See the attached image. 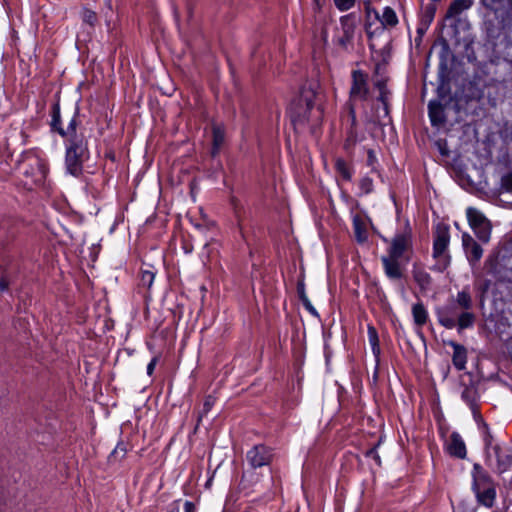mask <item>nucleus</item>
<instances>
[{
  "mask_svg": "<svg viewBox=\"0 0 512 512\" xmlns=\"http://www.w3.org/2000/svg\"><path fill=\"white\" fill-rule=\"evenodd\" d=\"M318 88L317 81H307L301 87L299 95L292 101L289 108L290 118L294 125H302L309 121L315 106Z\"/></svg>",
  "mask_w": 512,
  "mask_h": 512,
  "instance_id": "f257e3e1",
  "label": "nucleus"
},
{
  "mask_svg": "<svg viewBox=\"0 0 512 512\" xmlns=\"http://www.w3.org/2000/svg\"><path fill=\"white\" fill-rule=\"evenodd\" d=\"M459 307L453 302L438 308L436 311L438 322L446 329L457 327L458 331L470 328L474 325L476 316L471 311L459 312Z\"/></svg>",
  "mask_w": 512,
  "mask_h": 512,
  "instance_id": "f03ea898",
  "label": "nucleus"
},
{
  "mask_svg": "<svg viewBox=\"0 0 512 512\" xmlns=\"http://www.w3.org/2000/svg\"><path fill=\"white\" fill-rule=\"evenodd\" d=\"M89 158L86 138H75L66 145L65 165L67 172L79 176L83 170V163Z\"/></svg>",
  "mask_w": 512,
  "mask_h": 512,
  "instance_id": "7ed1b4c3",
  "label": "nucleus"
},
{
  "mask_svg": "<svg viewBox=\"0 0 512 512\" xmlns=\"http://www.w3.org/2000/svg\"><path fill=\"white\" fill-rule=\"evenodd\" d=\"M450 243L449 228L446 226L438 227L434 233L432 256L436 260L432 267L434 271L443 272L451 263V256L448 252Z\"/></svg>",
  "mask_w": 512,
  "mask_h": 512,
  "instance_id": "20e7f679",
  "label": "nucleus"
},
{
  "mask_svg": "<svg viewBox=\"0 0 512 512\" xmlns=\"http://www.w3.org/2000/svg\"><path fill=\"white\" fill-rule=\"evenodd\" d=\"M487 462L491 463L493 457L496 462V472L503 474L512 469V445L495 444L492 445L491 437L485 439Z\"/></svg>",
  "mask_w": 512,
  "mask_h": 512,
  "instance_id": "39448f33",
  "label": "nucleus"
},
{
  "mask_svg": "<svg viewBox=\"0 0 512 512\" xmlns=\"http://www.w3.org/2000/svg\"><path fill=\"white\" fill-rule=\"evenodd\" d=\"M466 215L469 225L478 239L487 243L491 236V224L489 220L478 209L473 207L467 208Z\"/></svg>",
  "mask_w": 512,
  "mask_h": 512,
  "instance_id": "423d86ee",
  "label": "nucleus"
},
{
  "mask_svg": "<svg viewBox=\"0 0 512 512\" xmlns=\"http://www.w3.org/2000/svg\"><path fill=\"white\" fill-rule=\"evenodd\" d=\"M412 246V231L409 225L405 227L403 232L395 234L390 241L387 256L402 259L404 253Z\"/></svg>",
  "mask_w": 512,
  "mask_h": 512,
  "instance_id": "0eeeda50",
  "label": "nucleus"
},
{
  "mask_svg": "<svg viewBox=\"0 0 512 512\" xmlns=\"http://www.w3.org/2000/svg\"><path fill=\"white\" fill-rule=\"evenodd\" d=\"M246 460L252 469L268 466L273 460L272 449L258 444L247 451Z\"/></svg>",
  "mask_w": 512,
  "mask_h": 512,
  "instance_id": "6e6552de",
  "label": "nucleus"
},
{
  "mask_svg": "<svg viewBox=\"0 0 512 512\" xmlns=\"http://www.w3.org/2000/svg\"><path fill=\"white\" fill-rule=\"evenodd\" d=\"M365 11L368 17L371 16V14L374 15L375 21L380 23L382 32L385 29H392L396 27L399 23V19L395 10L389 6L385 7L382 14L380 15L379 12L375 8L371 7L370 3L368 2L366 4Z\"/></svg>",
  "mask_w": 512,
  "mask_h": 512,
  "instance_id": "1a4fd4ad",
  "label": "nucleus"
},
{
  "mask_svg": "<svg viewBox=\"0 0 512 512\" xmlns=\"http://www.w3.org/2000/svg\"><path fill=\"white\" fill-rule=\"evenodd\" d=\"M471 475V489L473 492H478L479 490L485 489L487 487L492 488L496 486V483L491 475L478 463L473 465Z\"/></svg>",
  "mask_w": 512,
  "mask_h": 512,
  "instance_id": "9d476101",
  "label": "nucleus"
},
{
  "mask_svg": "<svg viewBox=\"0 0 512 512\" xmlns=\"http://www.w3.org/2000/svg\"><path fill=\"white\" fill-rule=\"evenodd\" d=\"M487 9L499 14L506 25L512 26V0H480Z\"/></svg>",
  "mask_w": 512,
  "mask_h": 512,
  "instance_id": "9b49d317",
  "label": "nucleus"
},
{
  "mask_svg": "<svg viewBox=\"0 0 512 512\" xmlns=\"http://www.w3.org/2000/svg\"><path fill=\"white\" fill-rule=\"evenodd\" d=\"M385 275L393 281L404 277L405 263L400 258H394L387 255L381 257Z\"/></svg>",
  "mask_w": 512,
  "mask_h": 512,
  "instance_id": "f8f14e48",
  "label": "nucleus"
},
{
  "mask_svg": "<svg viewBox=\"0 0 512 512\" xmlns=\"http://www.w3.org/2000/svg\"><path fill=\"white\" fill-rule=\"evenodd\" d=\"M367 75L360 70L352 72L350 98L364 100L368 95Z\"/></svg>",
  "mask_w": 512,
  "mask_h": 512,
  "instance_id": "ddd939ff",
  "label": "nucleus"
},
{
  "mask_svg": "<svg viewBox=\"0 0 512 512\" xmlns=\"http://www.w3.org/2000/svg\"><path fill=\"white\" fill-rule=\"evenodd\" d=\"M340 25L342 35L339 37L338 42L341 46L345 47L348 43L352 41L354 37V32L356 28L355 15L350 13L342 16L340 18Z\"/></svg>",
  "mask_w": 512,
  "mask_h": 512,
  "instance_id": "4468645a",
  "label": "nucleus"
},
{
  "mask_svg": "<svg viewBox=\"0 0 512 512\" xmlns=\"http://www.w3.org/2000/svg\"><path fill=\"white\" fill-rule=\"evenodd\" d=\"M462 245L470 263L475 264L481 259L483 249L468 233L462 234Z\"/></svg>",
  "mask_w": 512,
  "mask_h": 512,
  "instance_id": "2eb2a0df",
  "label": "nucleus"
},
{
  "mask_svg": "<svg viewBox=\"0 0 512 512\" xmlns=\"http://www.w3.org/2000/svg\"><path fill=\"white\" fill-rule=\"evenodd\" d=\"M428 115L432 126L441 127L446 123L444 106L438 100H431L428 103Z\"/></svg>",
  "mask_w": 512,
  "mask_h": 512,
  "instance_id": "dca6fc26",
  "label": "nucleus"
},
{
  "mask_svg": "<svg viewBox=\"0 0 512 512\" xmlns=\"http://www.w3.org/2000/svg\"><path fill=\"white\" fill-rule=\"evenodd\" d=\"M447 449L449 454L453 457L459 459H464L466 457V445L462 437L457 432H453L451 434Z\"/></svg>",
  "mask_w": 512,
  "mask_h": 512,
  "instance_id": "f3484780",
  "label": "nucleus"
},
{
  "mask_svg": "<svg viewBox=\"0 0 512 512\" xmlns=\"http://www.w3.org/2000/svg\"><path fill=\"white\" fill-rule=\"evenodd\" d=\"M447 345L453 348L452 362L454 367L461 371L464 370L467 363V350L466 348L454 341H448Z\"/></svg>",
  "mask_w": 512,
  "mask_h": 512,
  "instance_id": "a211bd4d",
  "label": "nucleus"
},
{
  "mask_svg": "<svg viewBox=\"0 0 512 512\" xmlns=\"http://www.w3.org/2000/svg\"><path fill=\"white\" fill-rule=\"evenodd\" d=\"M473 493L475 494L476 501L479 505L484 506L486 508H492L495 505L497 497L496 486L492 488L487 487L485 489Z\"/></svg>",
  "mask_w": 512,
  "mask_h": 512,
  "instance_id": "6ab92c4d",
  "label": "nucleus"
},
{
  "mask_svg": "<svg viewBox=\"0 0 512 512\" xmlns=\"http://www.w3.org/2000/svg\"><path fill=\"white\" fill-rule=\"evenodd\" d=\"M451 302L456 304L462 311H470L473 307L472 295L468 288L459 291Z\"/></svg>",
  "mask_w": 512,
  "mask_h": 512,
  "instance_id": "aec40b11",
  "label": "nucleus"
},
{
  "mask_svg": "<svg viewBox=\"0 0 512 512\" xmlns=\"http://www.w3.org/2000/svg\"><path fill=\"white\" fill-rule=\"evenodd\" d=\"M58 133L62 137L67 138V142L68 141H72L75 138H86L82 132L78 133V131H77L76 113L71 118V120L69 121V123H68V125H67V127L65 129L64 128H58Z\"/></svg>",
  "mask_w": 512,
  "mask_h": 512,
  "instance_id": "412c9836",
  "label": "nucleus"
},
{
  "mask_svg": "<svg viewBox=\"0 0 512 512\" xmlns=\"http://www.w3.org/2000/svg\"><path fill=\"white\" fill-rule=\"evenodd\" d=\"M473 5L472 0H454L446 12V18H455Z\"/></svg>",
  "mask_w": 512,
  "mask_h": 512,
  "instance_id": "4be33fe9",
  "label": "nucleus"
},
{
  "mask_svg": "<svg viewBox=\"0 0 512 512\" xmlns=\"http://www.w3.org/2000/svg\"><path fill=\"white\" fill-rule=\"evenodd\" d=\"M213 146L212 155L218 154L225 140V130L221 124L214 123L212 126Z\"/></svg>",
  "mask_w": 512,
  "mask_h": 512,
  "instance_id": "5701e85b",
  "label": "nucleus"
},
{
  "mask_svg": "<svg viewBox=\"0 0 512 512\" xmlns=\"http://www.w3.org/2000/svg\"><path fill=\"white\" fill-rule=\"evenodd\" d=\"M412 316L414 324L419 328L424 326L429 318L428 311L421 302L415 303L412 306Z\"/></svg>",
  "mask_w": 512,
  "mask_h": 512,
  "instance_id": "b1692460",
  "label": "nucleus"
},
{
  "mask_svg": "<svg viewBox=\"0 0 512 512\" xmlns=\"http://www.w3.org/2000/svg\"><path fill=\"white\" fill-rule=\"evenodd\" d=\"M353 229L355 238L359 243H364L368 239V232L366 229V225L364 221L359 217L355 216L353 218Z\"/></svg>",
  "mask_w": 512,
  "mask_h": 512,
  "instance_id": "393cba45",
  "label": "nucleus"
},
{
  "mask_svg": "<svg viewBox=\"0 0 512 512\" xmlns=\"http://www.w3.org/2000/svg\"><path fill=\"white\" fill-rule=\"evenodd\" d=\"M413 277L422 290L428 289L432 283V278L429 273L422 269H415L413 271Z\"/></svg>",
  "mask_w": 512,
  "mask_h": 512,
  "instance_id": "a878e982",
  "label": "nucleus"
},
{
  "mask_svg": "<svg viewBox=\"0 0 512 512\" xmlns=\"http://www.w3.org/2000/svg\"><path fill=\"white\" fill-rule=\"evenodd\" d=\"M335 169L343 180L350 181L352 179V171L343 159L338 158L335 161Z\"/></svg>",
  "mask_w": 512,
  "mask_h": 512,
  "instance_id": "bb28decb",
  "label": "nucleus"
},
{
  "mask_svg": "<svg viewBox=\"0 0 512 512\" xmlns=\"http://www.w3.org/2000/svg\"><path fill=\"white\" fill-rule=\"evenodd\" d=\"M461 398L469 405H474L477 399V389L474 385L465 386L461 392Z\"/></svg>",
  "mask_w": 512,
  "mask_h": 512,
  "instance_id": "cd10ccee",
  "label": "nucleus"
},
{
  "mask_svg": "<svg viewBox=\"0 0 512 512\" xmlns=\"http://www.w3.org/2000/svg\"><path fill=\"white\" fill-rule=\"evenodd\" d=\"M127 445L123 442L117 444L114 450L110 453L109 460L110 461H119L123 459L127 453Z\"/></svg>",
  "mask_w": 512,
  "mask_h": 512,
  "instance_id": "c85d7f7f",
  "label": "nucleus"
},
{
  "mask_svg": "<svg viewBox=\"0 0 512 512\" xmlns=\"http://www.w3.org/2000/svg\"><path fill=\"white\" fill-rule=\"evenodd\" d=\"M155 279V273L150 270H142L140 277L141 286L150 289Z\"/></svg>",
  "mask_w": 512,
  "mask_h": 512,
  "instance_id": "c756f323",
  "label": "nucleus"
},
{
  "mask_svg": "<svg viewBox=\"0 0 512 512\" xmlns=\"http://www.w3.org/2000/svg\"><path fill=\"white\" fill-rule=\"evenodd\" d=\"M368 336H369L370 344L372 346L373 353L376 355L379 354L380 348H379V342H378V335H377L376 329L374 327H372V326L368 327Z\"/></svg>",
  "mask_w": 512,
  "mask_h": 512,
  "instance_id": "7c9ffc66",
  "label": "nucleus"
},
{
  "mask_svg": "<svg viewBox=\"0 0 512 512\" xmlns=\"http://www.w3.org/2000/svg\"><path fill=\"white\" fill-rule=\"evenodd\" d=\"M81 18L83 20V22L91 25V26H94V24L96 23L97 21V15L94 11L90 10V9H87V8H84L81 12Z\"/></svg>",
  "mask_w": 512,
  "mask_h": 512,
  "instance_id": "2f4dec72",
  "label": "nucleus"
},
{
  "mask_svg": "<svg viewBox=\"0 0 512 512\" xmlns=\"http://www.w3.org/2000/svg\"><path fill=\"white\" fill-rule=\"evenodd\" d=\"M366 17H367V19H366V23H365V31H366L367 35L372 37L374 35L381 34L382 30H381L380 24L377 25L376 27H374V22L370 21V16L368 17L366 15Z\"/></svg>",
  "mask_w": 512,
  "mask_h": 512,
  "instance_id": "473e14b6",
  "label": "nucleus"
},
{
  "mask_svg": "<svg viewBox=\"0 0 512 512\" xmlns=\"http://www.w3.org/2000/svg\"><path fill=\"white\" fill-rule=\"evenodd\" d=\"M436 8L434 5H430L426 8L425 12L421 16V21L425 22L428 25H431L434 16H435Z\"/></svg>",
  "mask_w": 512,
  "mask_h": 512,
  "instance_id": "72a5a7b5",
  "label": "nucleus"
},
{
  "mask_svg": "<svg viewBox=\"0 0 512 512\" xmlns=\"http://www.w3.org/2000/svg\"><path fill=\"white\" fill-rule=\"evenodd\" d=\"M359 187L364 194H369L373 191V180L370 177H363L360 180Z\"/></svg>",
  "mask_w": 512,
  "mask_h": 512,
  "instance_id": "f704fd0d",
  "label": "nucleus"
},
{
  "mask_svg": "<svg viewBox=\"0 0 512 512\" xmlns=\"http://www.w3.org/2000/svg\"><path fill=\"white\" fill-rule=\"evenodd\" d=\"M356 0H334L335 6L340 11H347L354 6Z\"/></svg>",
  "mask_w": 512,
  "mask_h": 512,
  "instance_id": "c9c22d12",
  "label": "nucleus"
},
{
  "mask_svg": "<svg viewBox=\"0 0 512 512\" xmlns=\"http://www.w3.org/2000/svg\"><path fill=\"white\" fill-rule=\"evenodd\" d=\"M501 186L506 191L512 193V173H508L502 177Z\"/></svg>",
  "mask_w": 512,
  "mask_h": 512,
  "instance_id": "e433bc0d",
  "label": "nucleus"
},
{
  "mask_svg": "<svg viewBox=\"0 0 512 512\" xmlns=\"http://www.w3.org/2000/svg\"><path fill=\"white\" fill-rule=\"evenodd\" d=\"M377 157L373 150H368L367 152V166H369L373 171L376 169Z\"/></svg>",
  "mask_w": 512,
  "mask_h": 512,
  "instance_id": "4c0bfd02",
  "label": "nucleus"
},
{
  "mask_svg": "<svg viewBox=\"0 0 512 512\" xmlns=\"http://www.w3.org/2000/svg\"><path fill=\"white\" fill-rule=\"evenodd\" d=\"M60 124H61L60 110H59L58 106H56L53 111L52 126L58 131V128H61Z\"/></svg>",
  "mask_w": 512,
  "mask_h": 512,
  "instance_id": "58836bf2",
  "label": "nucleus"
},
{
  "mask_svg": "<svg viewBox=\"0 0 512 512\" xmlns=\"http://www.w3.org/2000/svg\"><path fill=\"white\" fill-rule=\"evenodd\" d=\"M430 25L426 24L425 22L421 21L419 22V25L417 27V35H418V38L419 40L422 39V37L424 36V34L427 32L428 28H429Z\"/></svg>",
  "mask_w": 512,
  "mask_h": 512,
  "instance_id": "ea45409f",
  "label": "nucleus"
},
{
  "mask_svg": "<svg viewBox=\"0 0 512 512\" xmlns=\"http://www.w3.org/2000/svg\"><path fill=\"white\" fill-rule=\"evenodd\" d=\"M215 399L213 396L209 395L205 398L203 404V412L206 414L210 411L211 407L214 405Z\"/></svg>",
  "mask_w": 512,
  "mask_h": 512,
  "instance_id": "a19ab883",
  "label": "nucleus"
},
{
  "mask_svg": "<svg viewBox=\"0 0 512 512\" xmlns=\"http://www.w3.org/2000/svg\"><path fill=\"white\" fill-rule=\"evenodd\" d=\"M157 362H158V357H157V356H155V357H153V358L151 359V361L148 363V365H147V374H148L149 376H151V375L153 374L154 369H155V367H156V365H157Z\"/></svg>",
  "mask_w": 512,
  "mask_h": 512,
  "instance_id": "79ce46f5",
  "label": "nucleus"
},
{
  "mask_svg": "<svg viewBox=\"0 0 512 512\" xmlns=\"http://www.w3.org/2000/svg\"><path fill=\"white\" fill-rule=\"evenodd\" d=\"M297 293L299 298L307 296L305 291V284L303 281H299L297 284Z\"/></svg>",
  "mask_w": 512,
  "mask_h": 512,
  "instance_id": "37998d69",
  "label": "nucleus"
},
{
  "mask_svg": "<svg viewBox=\"0 0 512 512\" xmlns=\"http://www.w3.org/2000/svg\"><path fill=\"white\" fill-rule=\"evenodd\" d=\"M184 511L185 512H194L195 511V505L194 503L190 502V501H186L184 503Z\"/></svg>",
  "mask_w": 512,
  "mask_h": 512,
  "instance_id": "c03bdc74",
  "label": "nucleus"
},
{
  "mask_svg": "<svg viewBox=\"0 0 512 512\" xmlns=\"http://www.w3.org/2000/svg\"><path fill=\"white\" fill-rule=\"evenodd\" d=\"M8 281L5 277L0 278V291L3 292L8 289Z\"/></svg>",
  "mask_w": 512,
  "mask_h": 512,
  "instance_id": "a18cd8bd",
  "label": "nucleus"
},
{
  "mask_svg": "<svg viewBox=\"0 0 512 512\" xmlns=\"http://www.w3.org/2000/svg\"><path fill=\"white\" fill-rule=\"evenodd\" d=\"M387 99H388V91H387V90H382V91H380L379 100H380L383 104H386Z\"/></svg>",
  "mask_w": 512,
  "mask_h": 512,
  "instance_id": "49530a36",
  "label": "nucleus"
},
{
  "mask_svg": "<svg viewBox=\"0 0 512 512\" xmlns=\"http://www.w3.org/2000/svg\"><path fill=\"white\" fill-rule=\"evenodd\" d=\"M305 309L313 316H318V313L316 311V309L314 308V306L312 305V303L308 304V305H305L304 306Z\"/></svg>",
  "mask_w": 512,
  "mask_h": 512,
  "instance_id": "de8ad7c7",
  "label": "nucleus"
},
{
  "mask_svg": "<svg viewBox=\"0 0 512 512\" xmlns=\"http://www.w3.org/2000/svg\"><path fill=\"white\" fill-rule=\"evenodd\" d=\"M375 86L379 89V91L387 90L386 89V82L384 80H377L375 82Z\"/></svg>",
  "mask_w": 512,
  "mask_h": 512,
  "instance_id": "09e8293b",
  "label": "nucleus"
},
{
  "mask_svg": "<svg viewBox=\"0 0 512 512\" xmlns=\"http://www.w3.org/2000/svg\"><path fill=\"white\" fill-rule=\"evenodd\" d=\"M366 455H367V456H372V455H373V456H374V458H375L377 461H379V456L377 455V453H376L375 449H370V450L367 452V454H366Z\"/></svg>",
  "mask_w": 512,
  "mask_h": 512,
  "instance_id": "8fccbe9b",
  "label": "nucleus"
},
{
  "mask_svg": "<svg viewBox=\"0 0 512 512\" xmlns=\"http://www.w3.org/2000/svg\"><path fill=\"white\" fill-rule=\"evenodd\" d=\"M300 300H301L303 306L308 305V304L311 303L309 298H308V296L301 297Z\"/></svg>",
  "mask_w": 512,
  "mask_h": 512,
  "instance_id": "3c124183",
  "label": "nucleus"
},
{
  "mask_svg": "<svg viewBox=\"0 0 512 512\" xmlns=\"http://www.w3.org/2000/svg\"><path fill=\"white\" fill-rule=\"evenodd\" d=\"M350 114H351L352 122L354 123L355 122V112H354L353 108H351Z\"/></svg>",
  "mask_w": 512,
  "mask_h": 512,
  "instance_id": "603ef678",
  "label": "nucleus"
},
{
  "mask_svg": "<svg viewBox=\"0 0 512 512\" xmlns=\"http://www.w3.org/2000/svg\"><path fill=\"white\" fill-rule=\"evenodd\" d=\"M168 512H179V509L177 507L171 508Z\"/></svg>",
  "mask_w": 512,
  "mask_h": 512,
  "instance_id": "864d4df0",
  "label": "nucleus"
},
{
  "mask_svg": "<svg viewBox=\"0 0 512 512\" xmlns=\"http://www.w3.org/2000/svg\"><path fill=\"white\" fill-rule=\"evenodd\" d=\"M314 2H315V4H316L318 7H320V5H321V4H320V0H314Z\"/></svg>",
  "mask_w": 512,
  "mask_h": 512,
  "instance_id": "5fc2aeb1",
  "label": "nucleus"
}]
</instances>
